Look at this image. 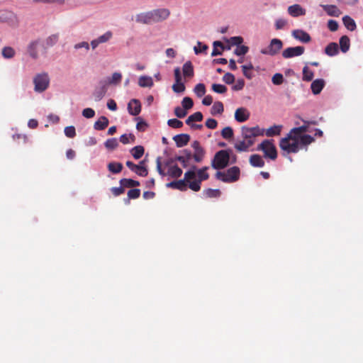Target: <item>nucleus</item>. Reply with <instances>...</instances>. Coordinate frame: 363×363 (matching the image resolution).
Here are the masks:
<instances>
[{"label":"nucleus","instance_id":"obj_46","mask_svg":"<svg viewBox=\"0 0 363 363\" xmlns=\"http://www.w3.org/2000/svg\"><path fill=\"white\" fill-rule=\"evenodd\" d=\"M252 69H253V66L252 64H250L249 65H242V73L246 78H247L249 79H252V73L251 71Z\"/></svg>","mask_w":363,"mask_h":363},{"label":"nucleus","instance_id":"obj_59","mask_svg":"<svg viewBox=\"0 0 363 363\" xmlns=\"http://www.w3.org/2000/svg\"><path fill=\"white\" fill-rule=\"evenodd\" d=\"M222 79L225 83L232 84L235 82V76L233 74L228 72L223 75Z\"/></svg>","mask_w":363,"mask_h":363},{"label":"nucleus","instance_id":"obj_35","mask_svg":"<svg viewBox=\"0 0 363 363\" xmlns=\"http://www.w3.org/2000/svg\"><path fill=\"white\" fill-rule=\"evenodd\" d=\"M224 111L223 104L220 101H216L211 109V113L213 116H216L217 114H222Z\"/></svg>","mask_w":363,"mask_h":363},{"label":"nucleus","instance_id":"obj_29","mask_svg":"<svg viewBox=\"0 0 363 363\" xmlns=\"http://www.w3.org/2000/svg\"><path fill=\"white\" fill-rule=\"evenodd\" d=\"M182 169L177 164L169 167L167 174L172 178H179L182 174Z\"/></svg>","mask_w":363,"mask_h":363},{"label":"nucleus","instance_id":"obj_27","mask_svg":"<svg viewBox=\"0 0 363 363\" xmlns=\"http://www.w3.org/2000/svg\"><path fill=\"white\" fill-rule=\"evenodd\" d=\"M108 125V119L106 116H101L94 125V127L97 130H104Z\"/></svg>","mask_w":363,"mask_h":363},{"label":"nucleus","instance_id":"obj_25","mask_svg":"<svg viewBox=\"0 0 363 363\" xmlns=\"http://www.w3.org/2000/svg\"><path fill=\"white\" fill-rule=\"evenodd\" d=\"M342 22L344 26L350 31H354L357 28V25L353 18L349 16H345L342 17Z\"/></svg>","mask_w":363,"mask_h":363},{"label":"nucleus","instance_id":"obj_51","mask_svg":"<svg viewBox=\"0 0 363 363\" xmlns=\"http://www.w3.org/2000/svg\"><path fill=\"white\" fill-rule=\"evenodd\" d=\"M204 192H205L206 196L209 198L218 197L220 194V191L219 189H208L205 190Z\"/></svg>","mask_w":363,"mask_h":363},{"label":"nucleus","instance_id":"obj_54","mask_svg":"<svg viewBox=\"0 0 363 363\" xmlns=\"http://www.w3.org/2000/svg\"><path fill=\"white\" fill-rule=\"evenodd\" d=\"M243 38L240 36L231 37L228 40V43L231 45H240L242 43Z\"/></svg>","mask_w":363,"mask_h":363},{"label":"nucleus","instance_id":"obj_24","mask_svg":"<svg viewBox=\"0 0 363 363\" xmlns=\"http://www.w3.org/2000/svg\"><path fill=\"white\" fill-rule=\"evenodd\" d=\"M288 12L291 16L294 17H297L305 14V10L303 9V8L298 4H294L290 6L288 8Z\"/></svg>","mask_w":363,"mask_h":363},{"label":"nucleus","instance_id":"obj_7","mask_svg":"<svg viewBox=\"0 0 363 363\" xmlns=\"http://www.w3.org/2000/svg\"><path fill=\"white\" fill-rule=\"evenodd\" d=\"M45 50L46 47L44 41L40 39L31 41L28 45V52L33 59H37L38 57L40 51L45 52Z\"/></svg>","mask_w":363,"mask_h":363},{"label":"nucleus","instance_id":"obj_36","mask_svg":"<svg viewBox=\"0 0 363 363\" xmlns=\"http://www.w3.org/2000/svg\"><path fill=\"white\" fill-rule=\"evenodd\" d=\"M138 84L141 87H152L153 86V81L150 77L141 76L139 78Z\"/></svg>","mask_w":363,"mask_h":363},{"label":"nucleus","instance_id":"obj_48","mask_svg":"<svg viewBox=\"0 0 363 363\" xmlns=\"http://www.w3.org/2000/svg\"><path fill=\"white\" fill-rule=\"evenodd\" d=\"M211 89L213 91L218 94H224L228 90L227 87L225 85L220 84H212Z\"/></svg>","mask_w":363,"mask_h":363},{"label":"nucleus","instance_id":"obj_52","mask_svg":"<svg viewBox=\"0 0 363 363\" xmlns=\"http://www.w3.org/2000/svg\"><path fill=\"white\" fill-rule=\"evenodd\" d=\"M248 47L245 45H238L235 50L234 52L236 55L242 56L245 55L248 52Z\"/></svg>","mask_w":363,"mask_h":363},{"label":"nucleus","instance_id":"obj_21","mask_svg":"<svg viewBox=\"0 0 363 363\" xmlns=\"http://www.w3.org/2000/svg\"><path fill=\"white\" fill-rule=\"evenodd\" d=\"M323 10L330 16L338 17L341 14L340 9L335 6L332 4L320 5Z\"/></svg>","mask_w":363,"mask_h":363},{"label":"nucleus","instance_id":"obj_15","mask_svg":"<svg viewBox=\"0 0 363 363\" xmlns=\"http://www.w3.org/2000/svg\"><path fill=\"white\" fill-rule=\"evenodd\" d=\"M128 113L132 116H138L141 111V104L138 99H131L128 104Z\"/></svg>","mask_w":363,"mask_h":363},{"label":"nucleus","instance_id":"obj_30","mask_svg":"<svg viewBox=\"0 0 363 363\" xmlns=\"http://www.w3.org/2000/svg\"><path fill=\"white\" fill-rule=\"evenodd\" d=\"M252 146L251 141H246L244 139L241 141H239L235 144V148L238 152H246L249 149L250 147Z\"/></svg>","mask_w":363,"mask_h":363},{"label":"nucleus","instance_id":"obj_6","mask_svg":"<svg viewBox=\"0 0 363 363\" xmlns=\"http://www.w3.org/2000/svg\"><path fill=\"white\" fill-rule=\"evenodd\" d=\"M33 82L34 84V91L42 93L48 88L50 78L47 73H40L33 77Z\"/></svg>","mask_w":363,"mask_h":363},{"label":"nucleus","instance_id":"obj_18","mask_svg":"<svg viewBox=\"0 0 363 363\" xmlns=\"http://www.w3.org/2000/svg\"><path fill=\"white\" fill-rule=\"evenodd\" d=\"M135 20L137 22L144 24H149L154 22L152 11L138 14L135 17Z\"/></svg>","mask_w":363,"mask_h":363},{"label":"nucleus","instance_id":"obj_17","mask_svg":"<svg viewBox=\"0 0 363 363\" xmlns=\"http://www.w3.org/2000/svg\"><path fill=\"white\" fill-rule=\"evenodd\" d=\"M250 118V113L245 108H238L235 112V118L238 122L243 123Z\"/></svg>","mask_w":363,"mask_h":363},{"label":"nucleus","instance_id":"obj_64","mask_svg":"<svg viewBox=\"0 0 363 363\" xmlns=\"http://www.w3.org/2000/svg\"><path fill=\"white\" fill-rule=\"evenodd\" d=\"M287 24V21L283 18H279L275 22V28L277 30L283 29L286 25Z\"/></svg>","mask_w":363,"mask_h":363},{"label":"nucleus","instance_id":"obj_11","mask_svg":"<svg viewBox=\"0 0 363 363\" xmlns=\"http://www.w3.org/2000/svg\"><path fill=\"white\" fill-rule=\"evenodd\" d=\"M303 122V125L292 128L286 137L290 139L292 137H298V135H305L304 133L308 131L310 126V121L302 120Z\"/></svg>","mask_w":363,"mask_h":363},{"label":"nucleus","instance_id":"obj_33","mask_svg":"<svg viewBox=\"0 0 363 363\" xmlns=\"http://www.w3.org/2000/svg\"><path fill=\"white\" fill-rule=\"evenodd\" d=\"M281 128H282V125H274L271 126L269 128H267L265 130V134L267 137L279 135L281 133Z\"/></svg>","mask_w":363,"mask_h":363},{"label":"nucleus","instance_id":"obj_19","mask_svg":"<svg viewBox=\"0 0 363 363\" xmlns=\"http://www.w3.org/2000/svg\"><path fill=\"white\" fill-rule=\"evenodd\" d=\"M173 140L178 147H182L188 144L190 140V136L184 133L179 134L174 136Z\"/></svg>","mask_w":363,"mask_h":363},{"label":"nucleus","instance_id":"obj_40","mask_svg":"<svg viewBox=\"0 0 363 363\" xmlns=\"http://www.w3.org/2000/svg\"><path fill=\"white\" fill-rule=\"evenodd\" d=\"M58 35L57 34H53V35H50L49 37H48L45 40H43L44 41V43H45V45L46 47V49L50 48V47H52L54 45L56 44V43L57 42L58 40Z\"/></svg>","mask_w":363,"mask_h":363},{"label":"nucleus","instance_id":"obj_43","mask_svg":"<svg viewBox=\"0 0 363 363\" xmlns=\"http://www.w3.org/2000/svg\"><path fill=\"white\" fill-rule=\"evenodd\" d=\"M194 91L198 97H201L206 94V86L203 84L199 83L195 86Z\"/></svg>","mask_w":363,"mask_h":363},{"label":"nucleus","instance_id":"obj_45","mask_svg":"<svg viewBox=\"0 0 363 363\" xmlns=\"http://www.w3.org/2000/svg\"><path fill=\"white\" fill-rule=\"evenodd\" d=\"M104 145L107 149L113 150L118 147V143L116 138H110L105 142Z\"/></svg>","mask_w":363,"mask_h":363},{"label":"nucleus","instance_id":"obj_1","mask_svg":"<svg viewBox=\"0 0 363 363\" xmlns=\"http://www.w3.org/2000/svg\"><path fill=\"white\" fill-rule=\"evenodd\" d=\"M315 141L313 137L310 135H301L298 137H292L287 139V137L280 140V148L288 154L296 153L300 150L301 145H308Z\"/></svg>","mask_w":363,"mask_h":363},{"label":"nucleus","instance_id":"obj_57","mask_svg":"<svg viewBox=\"0 0 363 363\" xmlns=\"http://www.w3.org/2000/svg\"><path fill=\"white\" fill-rule=\"evenodd\" d=\"M144 161H141L139 164L138 169H137V172H135L138 175L141 177H146L148 174L147 169L146 167H143Z\"/></svg>","mask_w":363,"mask_h":363},{"label":"nucleus","instance_id":"obj_56","mask_svg":"<svg viewBox=\"0 0 363 363\" xmlns=\"http://www.w3.org/2000/svg\"><path fill=\"white\" fill-rule=\"evenodd\" d=\"M272 82L275 85H280L284 82V77L280 73H276L272 78Z\"/></svg>","mask_w":363,"mask_h":363},{"label":"nucleus","instance_id":"obj_44","mask_svg":"<svg viewBox=\"0 0 363 363\" xmlns=\"http://www.w3.org/2000/svg\"><path fill=\"white\" fill-rule=\"evenodd\" d=\"M221 135L224 139L229 140L233 137V130L231 127H225L221 131Z\"/></svg>","mask_w":363,"mask_h":363},{"label":"nucleus","instance_id":"obj_2","mask_svg":"<svg viewBox=\"0 0 363 363\" xmlns=\"http://www.w3.org/2000/svg\"><path fill=\"white\" fill-rule=\"evenodd\" d=\"M196 167L192 166L191 169L185 172V180L188 182V186L194 191H199L201 189L202 181L207 180L209 174L206 172L208 167H203L196 172Z\"/></svg>","mask_w":363,"mask_h":363},{"label":"nucleus","instance_id":"obj_10","mask_svg":"<svg viewBox=\"0 0 363 363\" xmlns=\"http://www.w3.org/2000/svg\"><path fill=\"white\" fill-rule=\"evenodd\" d=\"M283 47V43L281 40L274 38L270 41L269 46L261 50V53L274 56L279 53Z\"/></svg>","mask_w":363,"mask_h":363},{"label":"nucleus","instance_id":"obj_50","mask_svg":"<svg viewBox=\"0 0 363 363\" xmlns=\"http://www.w3.org/2000/svg\"><path fill=\"white\" fill-rule=\"evenodd\" d=\"M167 124L169 126L173 128H180L183 126V122L177 118L168 120Z\"/></svg>","mask_w":363,"mask_h":363},{"label":"nucleus","instance_id":"obj_22","mask_svg":"<svg viewBox=\"0 0 363 363\" xmlns=\"http://www.w3.org/2000/svg\"><path fill=\"white\" fill-rule=\"evenodd\" d=\"M325 86V81L322 79H318L314 80L311 85V89L314 94H318L320 93Z\"/></svg>","mask_w":363,"mask_h":363},{"label":"nucleus","instance_id":"obj_23","mask_svg":"<svg viewBox=\"0 0 363 363\" xmlns=\"http://www.w3.org/2000/svg\"><path fill=\"white\" fill-rule=\"evenodd\" d=\"M250 164L254 167H263L264 166V161L259 155H252L249 159Z\"/></svg>","mask_w":363,"mask_h":363},{"label":"nucleus","instance_id":"obj_62","mask_svg":"<svg viewBox=\"0 0 363 363\" xmlns=\"http://www.w3.org/2000/svg\"><path fill=\"white\" fill-rule=\"evenodd\" d=\"M245 86V81L242 79H239L237 80L235 84L232 86L233 90L234 91H240L243 89Z\"/></svg>","mask_w":363,"mask_h":363},{"label":"nucleus","instance_id":"obj_34","mask_svg":"<svg viewBox=\"0 0 363 363\" xmlns=\"http://www.w3.org/2000/svg\"><path fill=\"white\" fill-rule=\"evenodd\" d=\"M108 169L113 174H118L123 169V164L121 162H112L107 165Z\"/></svg>","mask_w":363,"mask_h":363},{"label":"nucleus","instance_id":"obj_58","mask_svg":"<svg viewBox=\"0 0 363 363\" xmlns=\"http://www.w3.org/2000/svg\"><path fill=\"white\" fill-rule=\"evenodd\" d=\"M174 114L177 117L183 118L186 116L187 111L180 106H177L174 108Z\"/></svg>","mask_w":363,"mask_h":363},{"label":"nucleus","instance_id":"obj_39","mask_svg":"<svg viewBox=\"0 0 363 363\" xmlns=\"http://www.w3.org/2000/svg\"><path fill=\"white\" fill-rule=\"evenodd\" d=\"M16 52L14 49L10 46L3 48L1 55L5 59H11L14 57Z\"/></svg>","mask_w":363,"mask_h":363},{"label":"nucleus","instance_id":"obj_14","mask_svg":"<svg viewBox=\"0 0 363 363\" xmlns=\"http://www.w3.org/2000/svg\"><path fill=\"white\" fill-rule=\"evenodd\" d=\"M154 22H159L167 19L170 12L167 9H159L152 11Z\"/></svg>","mask_w":363,"mask_h":363},{"label":"nucleus","instance_id":"obj_16","mask_svg":"<svg viewBox=\"0 0 363 363\" xmlns=\"http://www.w3.org/2000/svg\"><path fill=\"white\" fill-rule=\"evenodd\" d=\"M292 36L295 39H296L302 43H309L311 40V38L310 35L307 32H306L303 30H301V29H297V30H293Z\"/></svg>","mask_w":363,"mask_h":363},{"label":"nucleus","instance_id":"obj_63","mask_svg":"<svg viewBox=\"0 0 363 363\" xmlns=\"http://www.w3.org/2000/svg\"><path fill=\"white\" fill-rule=\"evenodd\" d=\"M218 125V122L213 118H208L206 121V126L209 129H216Z\"/></svg>","mask_w":363,"mask_h":363},{"label":"nucleus","instance_id":"obj_38","mask_svg":"<svg viewBox=\"0 0 363 363\" xmlns=\"http://www.w3.org/2000/svg\"><path fill=\"white\" fill-rule=\"evenodd\" d=\"M203 120V114L201 112H196L191 115H190L188 118L186 120V123L189 125H191L194 121H201Z\"/></svg>","mask_w":363,"mask_h":363},{"label":"nucleus","instance_id":"obj_8","mask_svg":"<svg viewBox=\"0 0 363 363\" xmlns=\"http://www.w3.org/2000/svg\"><path fill=\"white\" fill-rule=\"evenodd\" d=\"M242 136L246 141H251L252 145L255 143V139L258 135H263V130L258 126L247 128L243 126L241 128Z\"/></svg>","mask_w":363,"mask_h":363},{"label":"nucleus","instance_id":"obj_13","mask_svg":"<svg viewBox=\"0 0 363 363\" xmlns=\"http://www.w3.org/2000/svg\"><path fill=\"white\" fill-rule=\"evenodd\" d=\"M191 147L194 150V153L193 155V158L196 162H201L205 155V151L203 147L201 146L199 141L195 140L192 143Z\"/></svg>","mask_w":363,"mask_h":363},{"label":"nucleus","instance_id":"obj_28","mask_svg":"<svg viewBox=\"0 0 363 363\" xmlns=\"http://www.w3.org/2000/svg\"><path fill=\"white\" fill-rule=\"evenodd\" d=\"M325 53L328 56H335L338 53V45L336 43H330L325 48Z\"/></svg>","mask_w":363,"mask_h":363},{"label":"nucleus","instance_id":"obj_5","mask_svg":"<svg viewBox=\"0 0 363 363\" xmlns=\"http://www.w3.org/2000/svg\"><path fill=\"white\" fill-rule=\"evenodd\" d=\"M257 150L262 151L265 158H269L272 160H275L277 157V151L275 145L273 143V140H263L257 146Z\"/></svg>","mask_w":363,"mask_h":363},{"label":"nucleus","instance_id":"obj_61","mask_svg":"<svg viewBox=\"0 0 363 363\" xmlns=\"http://www.w3.org/2000/svg\"><path fill=\"white\" fill-rule=\"evenodd\" d=\"M95 111L91 108H86L82 111V116L86 118H91L94 116Z\"/></svg>","mask_w":363,"mask_h":363},{"label":"nucleus","instance_id":"obj_9","mask_svg":"<svg viewBox=\"0 0 363 363\" xmlns=\"http://www.w3.org/2000/svg\"><path fill=\"white\" fill-rule=\"evenodd\" d=\"M0 23H7L11 26H18L19 21L17 16L9 10H0Z\"/></svg>","mask_w":363,"mask_h":363},{"label":"nucleus","instance_id":"obj_37","mask_svg":"<svg viewBox=\"0 0 363 363\" xmlns=\"http://www.w3.org/2000/svg\"><path fill=\"white\" fill-rule=\"evenodd\" d=\"M144 151L145 150L143 146L138 145L131 149L130 153L135 160H138L142 157L144 154Z\"/></svg>","mask_w":363,"mask_h":363},{"label":"nucleus","instance_id":"obj_26","mask_svg":"<svg viewBox=\"0 0 363 363\" xmlns=\"http://www.w3.org/2000/svg\"><path fill=\"white\" fill-rule=\"evenodd\" d=\"M182 71L185 77H192L194 76V67L191 61H187L184 64Z\"/></svg>","mask_w":363,"mask_h":363},{"label":"nucleus","instance_id":"obj_41","mask_svg":"<svg viewBox=\"0 0 363 363\" xmlns=\"http://www.w3.org/2000/svg\"><path fill=\"white\" fill-rule=\"evenodd\" d=\"M140 190L139 189H132L128 191V198L125 199V203H129L130 199H136L140 197Z\"/></svg>","mask_w":363,"mask_h":363},{"label":"nucleus","instance_id":"obj_3","mask_svg":"<svg viewBox=\"0 0 363 363\" xmlns=\"http://www.w3.org/2000/svg\"><path fill=\"white\" fill-rule=\"evenodd\" d=\"M230 152L231 150H221L217 152L211 161V167L215 169L225 168L230 162Z\"/></svg>","mask_w":363,"mask_h":363},{"label":"nucleus","instance_id":"obj_32","mask_svg":"<svg viewBox=\"0 0 363 363\" xmlns=\"http://www.w3.org/2000/svg\"><path fill=\"white\" fill-rule=\"evenodd\" d=\"M120 184L125 188H132L138 186L140 185V182L136 180H133L132 179H121L119 182Z\"/></svg>","mask_w":363,"mask_h":363},{"label":"nucleus","instance_id":"obj_12","mask_svg":"<svg viewBox=\"0 0 363 363\" xmlns=\"http://www.w3.org/2000/svg\"><path fill=\"white\" fill-rule=\"evenodd\" d=\"M305 48L303 46L289 47L284 50L282 57L285 59L301 56L304 53Z\"/></svg>","mask_w":363,"mask_h":363},{"label":"nucleus","instance_id":"obj_60","mask_svg":"<svg viewBox=\"0 0 363 363\" xmlns=\"http://www.w3.org/2000/svg\"><path fill=\"white\" fill-rule=\"evenodd\" d=\"M172 89L176 93H181L184 91L185 86L182 82H176V84H173Z\"/></svg>","mask_w":363,"mask_h":363},{"label":"nucleus","instance_id":"obj_31","mask_svg":"<svg viewBox=\"0 0 363 363\" xmlns=\"http://www.w3.org/2000/svg\"><path fill=\"white\" fill-rule=\"evenodd\" d=\"M340 48L342 52H347L350 47V40L348 36L343 35L340 38Z\"/></svg>","mask_w":363,"mask_h":363},{"label":"nucleus","instance_id":"obj_4","mask_svg":"<svg viewBox=\"0 0 363 363\" xmlns=\"http://www.w3.org/2000/svg\"><path fill=\"white\" fill-rule=\"evenodd\" d=\"M240 176V168L237 166L232 167L226 172L218 171L216 174V178L225 183H233L239 180Z\"/></svg>","mask_w":363,"mask_h":363},{"label":"nucleus","instance_id":"obj_49","mask_svg":"<svg viewBox=\"0 0 363 363\" xmlns=\"http://www.w3.org/2000/svg\"><path fill=\"white\" fill-rule=\"evenodd\" d=\"M182 108L186 111L191 108L194 106L193 100L188 96H186L183 99L182 101Z\"/></svg>","mask_w":363,"mask_h":363},{"label":"nucleus","instance_id":"obj_47","mask_svg":"<svg viewBox=\"0 0 363 363\" xmlns=\"http://www.w3.org/2000/svg\"><path fill=\"white\" fill-rule=\"evenodd\" d=\"M122 74L119 72H114L112 77L108 79V82L110 84H117L121 82Z\"/></svg>","mask_w":363,"mask_h":363},{"label":"nucleus","instance_id":"obj_20","mask_svg":"<svg viewBox=\"0 0 363 363\" xmlns=\"http://www.w3.org/2000/svg\"><path fill=\"white\" fill-rule=\"evenodd\" d=\"M188 182L184 179L173 181L167 184V186L172 189H179L180 191H186Z\"/></svg>","mask_w":363,"mask_h":363},{"label":"nucleus","instance_id":"obj_42","mask_svg":"<svg viewBox=\"0 0 363 363\" xmlns=\"http://www.w3.org/2000/svg\"><path fill=\"white\" fill-rule=\"evenodd\" d=\"M313 72L307 66L303 68V80L310 82L313 78Z\"/></svg>","mask_w":363,"mask_h":363},{"label":"nucleus","instance_id":"obj_55","mask_svg":"<svg viewBox=\"0 0 363 363\" xmlns=\"http://www.w3.org/2000/svg\"><path fill=\"white\" fill-rule=\"evenodd\" d=\"M208 48V45L203 44L201 42L197 43V46L194 48V52L196 55L205 52Z\"/></svg>","mask_w":363,"mask_h":363},{"label":"nucleus","instance_id":"obj_53","mask_svg":"<svg viewBox=\"0 0 363 363\" xmlns=\"http://www.w3.org/2000/svg\"><path fill=\"white\" fill-rule=\"evenodd\" d=\"M113 36L111 31H107L102 35L99 36L97 39L100 43H104L108 42Z\"/></svg>","mask_w":363,"mask_h":363}]
</instances>
